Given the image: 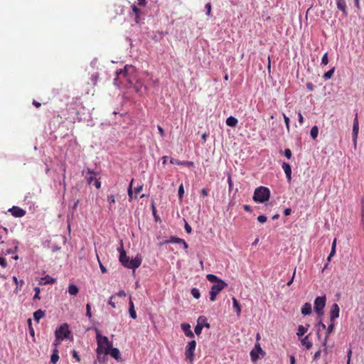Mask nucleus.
<instances>
[{"label":"nucleus","mask_w":364,"mask_h":364,"mask_svg":"<svg viewBox=\"0 0 364 364\" xmlns=\"http://www.w3.org/2000/svg\"><path fill=\"white\" fill-rule=\"evenodd\" d=\"M107 201L109 204L114 203H115V198L114 195H109L107 196Z\"/></svg>","instance_id":"nucleus-51"},{"label":"nucleus","mask_w":364,"mask_h":364,"mask_svg":"<svg viewBox=\"0 0 364 364\" xmlns=\"http://www.w3.org/2000/svg\"><path fill=\"white\" fill-rule=\"evenodd\" d=\"M43 279L44 280L43 284H54L56 281L55 279L49 275L46 276Z\"/></svg>","instance_id":"nucleus-37"},{"label":"nucleus","mask_w":364,"mask_h":364,"mask_svg":"<svg viewBox=\"0 0 364 364\" xmlns=\"http://www.w3.org/2000/svg\"><path fill=\"white\" fill-rule=\"evenodd\" d=\"M0 265L3 267V268H5L7 266V262H6V260L5 258L4 257H0Z\"/></svg>","instance_id":"nucleus-53"},{"label":"nucleus","mask_w":364,"mask_h":364,"mask_svg":"<svg viewBox=\"0 0 364 364\" xmlns=\"http://www.w3.org/2000/svg\"><path fill=\"white\" fill-rule=\"evenodd\" d=\"M183 242V239L171 236L168 240H166L165 243H177V244H181Z\"/></svg>","instance_id":"nucleus-33"},{"label":"nucleus","mask_w":364,"mask_h":364,"mask_svg":"<svg viewBox=\"0 0 364 364\" xmlns=\"http://www.w3.org/2000/svg\"><path fill=\"white\" fill-rule=\"evenodd\" d=\"M142 189H143V185H139L137 187H136L134 188L135 194L137 195L138 193H139L142 191ZM134 198H136V196H135Z\"/></svg>","instance_id":"nucleus-50"},{"label":"nucleus","mask_w":364,"mask_h":364,"mask_svg":"<svg viewBox=\"0 0 364 364\" xmlns=\"http://www.w3.org/2000/svg\"><path fill=\"white\" fill-rule=\"evenodd\" d=\"M133 182H134V179H132L130 184L129 186V188H128V191H127L129 201H131L132 200V198H134V193H133V191H132Z\"/></svg>","instance_id":"nucleus-36"},{"label":"nucleus","mask_w":364,"mask_h":364,"mask_svg":"<svg viewBox=\"0 0 364 364\" xmlns=\"http://www.w3.org/2000/svg\"><path fill=\"white\" fill-rule=\"evenodd\" d=\"M63 340V339H62V338H60L59 336H55V339L53 342V346L55 348H58V346L60 344Z\"/></svg>","instance_id":"nucleus-40"},{"label":"nucleus","mask_w":364,"mask_h":364,"mask_svg":"<svg viewBox=\"0 0 364 364\" xmlns=\"http://www.w3.org/2000/svg\"><path fill=\"white\" fill-rule=\"evenodd\" d=\"M228 286V284L223 280H220L219 282L213 284L210 291V300L214 301L216 299L217 295Z\"/></svg>","instance_id":"nucleus-4"},{"label":"nucleus","mask_w":364,"mask_h":364,"mask_svg":"<svg viewBox=\"0 0 364 364\" xmlns=\"http://www.w3.org/2000/svg\"><path fill=\"white\" fill-rule=\"evenodd\" d=\"M44 316H45V312L43 311H42L41 309L37 310L33 314V318H34L35 321H36L37 322H38L41 318L44 317Z\"/></svg>","instance_id":"nucleus-29"},{"label":"nucleus","mask_w":364,"mask_h":364,"mask_svg":"<svg viewBox=\"0 0 364 364\" xmlns=\"http://www.w3.org/2000/svg\"><path fill=\"white\" fill-rule=\"evenodd\" d=\"M335 73V67L332 68L330 70H328V72L325 73L323 75V77L325 80H328L329 79H331L333 74Z\"/></svg>","instance_id":"nucleus-32"},{"label":"nucleus","mask_w":364,"mask_h":364,"mask_svg":"<svg viewBox=\"0 0 364 364\" xmlns=\"http://www.w3.org/2000/svg\"><path fill=\"white\" fill-rule=\"evenodd\" d=\"M283 117H284V120L287 129L289 130V122H290L289 118L285 114H283Z\"/></svg>","instance_id":"nucleus-48"},{"label":"nucleus","mask_w":364,"mask_h":364,"mask_svg":"<svg viewBox=\"0 0 364 364\" xmlns=\"http://www.w3.org/2000/svg\"><path fill=\"white\" fill-rule=\"evenodd\" d=\"M259 354L264 355V352L262 349L260 344L257 343L255 348L250 352V357L252 362H256L259 358Z\"/></svg>","instance_id":"nucleus-8"},{"label":"nucleus","mask_w":364,"mask_h":364,"mask_svg":"<svg viewBox=\"0 0 364 364\" xmlns=\"http://www.w3.org/2000/svg\"><path fill=\"white\" fill-rule=\"evenodd\" d=\"M142 259L141 257L136 256L135 258L129 260L127 262V263L125 264V267L132 269H136L139 267H140L141 264Z\"/></svg>","instance_id":"nucleus-9"},{"label":"nucleus","mask_w":364,"mask_h":364,"mask_svg":"<svg viewBox=\"0 0 364 364\" xmlns=\"http://www.w3.org/2000/svg\"><path fill=\"white\" fill-rule=\"evenodd\" d=\"M184 194V188L183 184H181V186L178 188V197L180 200H182L183 196Z\"/></svg>","instance_id":"nucleus-44"},{"label":"nucleus","mask_w":364,"mask_h":364,"mask_svg":"<svg viewBox=\"0 0 364 364\" xmlns=\"http://www.w3.org/2000/svg\"><path fill=\"white\" fill-rule=\"evenodd\" d=\"M11 215L16 218H21L26 215V210L23 209L18 207V206H14L9 210Z\"/></svg>","instance_id":"nucleus-12"},{"label":"nucleus","mask_w":364,"mask_h":364,"mask_svg":"<svg viewBox=\"0 0 364 364\" xmlns=\"http://www.w3.org/2000/svg\"><path fill=\"white\" fill-rule=\"evenodd\" d=\"M282 166L286 174L288 181L290 182L291 180V168L290 164L287 162H283Z\"/></svg>","instance_id":"nucleus-15"},{"label":"nucleus","mask_w":364,"mask_h":364,"mask_svg":"<svg viewBox=\"0 0 364 364\" xmlns=\"http://www.w3.org/2000/svg\"><path fill=\"white\" fill-rule=\"evenodd\" d=\"M206 278L209 282L215 283V284L219 282L220 280H221L217 276L212 274H207Z\"/></svg>","instance_id":"nucleus-34"},{"label":"nucleus","mask_w":364,"mask_h":364,"mask_svg":"<svg viewBox=\"0 0 364 364\" xmlns=\"http://www.w3.org/2000/svg\"><path fill=\"white\" fill-rule=\"evenodd\" d=\"M96 340L97 344L96 349L97 359L100 360L102 354L108 355V350L112 347V343L109 341L107 336H102L98 331H97Z\"/></svg>","instance_id":"nucleus-1"},{"label":"nucleus","mask_w":364,"mask_h":364,"mask_svg":"<svg viewBox=\"0 0 364 364\" xmlns=\"http://www.w3.org/2000/svg\"><path fill=\"white\" fill-rule=\"evenodd\" d=\"M228 183L229 189L231 190L233 187V182L232 181V178H231L230 175H229L228 177Z\"/></svg>","instance_id":"nucleus-55"},{"label":"nucleus","mask_w":364,"mask_h":364,"mask_svg":"<svg viewBox=\"0 0 364 364\" xmlns=\"http://www.w3.org/2000/svg\"><path fill=\"white\" fill-rule=\"evenodd\" d=\"M170 163L172 164H176V165H179V166H186L188 167H192L194 165V163L193 161H179V160L173 159V158L171 159Z\"/></svg>","instance_id":"nucleus-14"},{"label":"nucleus","mask_w":364,"mask_h":364,"mask_svg":"<svg viewBox=\"0 0 364 364\" xmlns=\"http://www.w3.org/2000/svg\"><path fill=\"white\" fill-rule=\"evenodd\" d=\"M184 228L187 233L190 234L192 232L191 227L187 223H186Z\"/></svg>","instance_id":"nucleus-59"},{"label":"nucleus","mask_w":364,"mask_h":364,"mask_svg":"<svg viewBox=\"0 0 364 364\" xmlns=\"http://www.w3.org/2000/svg\"><path fill=\"white\" fill-rule=\"evenodd\" d=\"M71 334L68 323L60 325L55 331V336H59L62 339L68 338Z\"/></svg>","instance_id":"nucleus-7"},{"label":"nucleus","mask_w":364,"mask_h":364,"mask_svg":"<svg viewBox=\"0 0 364 364\" xmlns=\"http://www.w3.org/2000/svg\"><path fill=\"white\" fill-rule=\"evenodd\" d=\"M157 128H158L160 135L161 136H164V129L160 125H158Z\"/></svg>","instance_id":"nucleus-63"},{"label":"nucleus","mask_w":364,"mask_h":364,"mask_svg":"<svg viewBox=\"0 0 364 364\" xmlns=\"http://www.w3.org/2000/svg\"><path fill=\"white\" fill-rule=\"evenodd\" d=\"M129 313L131 316V318L135 319L136 318V313L134 310V305L132 301V297H129Z\"/></svg>","instance_id":"nucleus-21"},{"label":"nucleus","mask_w":364,"mask_h":364,"mask_svg":"<svg viewBox=\"0 0 364 364\" xmlns=\"http://www.w3.org/2000/svg\"><path fill=\"white\" fill-rule=\"evenodd\" d=\"M328 63V53H326L321 58V65H326Z\"/></svg>","instance_id":"nucleus-43"},{"label":"nucleus","mask_w":364,"mask_h":364,"mask_svg":"<svg viewBox=\"0 0 364 364\" xmlns=\"http://www.w3.org/2000/svg\"><path fill=\"white\" fill-rule=\"evenodd\" d=\"M87 173L90 174V176L87 178V182L89 185H90L95 179V176H96V173L90 170V168H87Z\"/></svg>","instance_id":"nucleus-31"},{"label":"nucleus","mask_w":364,"mask_h":364,"mask_svg":"<svg viewBox=\"0 0 364 364\" xmlns=\"http://www.w3.org/2000/svg\"><path fill=\"white\" fill-rule=\"evenodd\" d=\"M295 274H296V268L294 269V273H293V275H292L291 279L287 284V286L289 287L293 283L294 277H295Z\"/></svg>","instance_id":"nucleus-57"},{"label":"nucleus","mask_w":364,"mask_h":364,"mask_svg":"<svg viewBox=\"0 0 364 364\" xmlns=\"http://www.w3.org/2000/svg\"><path fill=\"white\" fill-rule=\"evenodd\" d=\"M132 9L135 15L136 22H138V19L141 16V11L139 9H138L137 6L136 5H132Z\"/></svg>","instance_id":"nucleus-30"},{"label":"nucleus","mask_w":364,"mask_h":364,"mask_svg":"<svg viewBox=\"0 0 364 364\" xmlns=\"http://www.w3.org/2000/svg\"><path fill=\"white\" fill-rule=\"evenodd\" d=\"M114 295H116V298L117 296H119V297H125L126 296V292L124 290H121L119 292H117V294H115Z\"/></svg>","instance_id":"nucleus-56"},{"label":"nucleus","mask_w":364,"mask_h":364,"mask_svg":"<svg viewBox=\"0 0 364 364\" xmlns=\"http://www.w3.org/2000/svg\"><path fill=\"white\" fill-rule=\"evenodd\" d=\"M340 315V308L337 304H333L330 310V321H334Z\"/></svg>","instance_id":"nucleus-11"},{"label":"nucleus","mask_w":364,"mask_h":364,"mask_svg":"<svg viewBox=\"0 0 364 364\" xmlns=\"http://www.w3.org/2000/svg\"><path fill=\"white\" fill-rule=\"evenodd\" d=\"M238 121L237 119L234 117H229L227 119H226V124L229 127H234L237 125Z\"/></svg>","instance_id":"nucleus-27"},{"label":"nucleus","mask_w":364,"mask_h":364,"mask_svg":"<svg viewBox=\"0 0 364 364\" xmlns=\"http://www.w3.org/2000/svg\"><path fill=\"white\" fill-rule=\"evenodd\" d=\"M73 357L75 359L76 362L80 363L81 361L80 357L78 354V352L75 350L72 351Z\"/></svg>","instance_id":"nucleus-41"},{"label":"nucleus","mask_w":364,"mask_h":364,"mask_svg":"<svg viewBox=\"0 0 364 364\" xmlns=\"http://www.w3.org/2000/svg\"><path fill=\"white\" fill-rule=\"evenodd\" d=\"M205 8L207 11V12H206L207 16H210V13H211V9H212L211 4L210 2L207 3L205 6Z\"/></svg>","instance_id":"nucleus-45"},{"label":"nucleus","mask_w":364,"mask_h":364,"mask_svg":"<svg viewBox=\"0 0 364 364\" xmlns=\"http://www.w3.org/2000/svg\"><path fill=\"white\" fill-rule=\"evenodd\" d=\"M312 307L310 303H305L301 308V314L304 316L311 314Z\"/></svg>","instance_id":"nucleus-20"},{"label":"nucleus","mask_w":364,"mask_h":364,"mask_svg":"<svg viewBox=\"0 0 364 364\" xmlns=\"http://www.w3.org/2000/svg\"><path fill=\"white\" fill-rule=\"evenodd\" d=\"M68 291L70 295L76 296L79 292V289L76 285L71 284L68 286Z\"/></svg>","instance_id":"nucleus-24"},{"label":"nucleus","mask_w":364,"mask_h":364,"mask_svg":"<svg viewBox=\"0 0 364 364\" xmlns=\"http://www.w3.org/2000/svg\"><path fill=\"white\" fill-rule=\"evenodd\" d=\"M97 260L99 262V264H100V268L102 271V273H106L107 272V269L104 267V265L101 263L100 259H99V257L97 256Z\"/></svg>","instance_id":"nucleus-54"},{"label":"nucleus","mask_w":364,"mask_h":364,"mask_svg":"<svg viewBox=\"0 0 364 364\" xmlns=\"http://www.w3.org/2000/svg\"><path fill=\"white\" fill-rule=\"evenodd\" d=\"M358 130H359V124H358V114H356L355 117L353 121V139L355 143H356V141H357Z\"/></svg>","instance_id":"nucleus-13"},{"label":"nucleus","mask_w":364,"mask_h":364,"mask_svg":"<svg viewBox=\"0 0 364 364\" xmlns=\"http://www.w3.org/2000/svg\"><path fill=\"white\" fill-rule=\"evenodd\" d=\"M202 330H203V326L199 325L198 323H197V325L195 326V328H194V331L195 333L199 336L201 332H202Z\"/></svg>","instance_id":"nucleus-42"},{"label":"nucleus","mask_w":364,"mask_h":364,"mask_svg":"<svg viewBox=\"0 0 364 364\" xmlns=\"http://www.w3.org/2000/svg\"><path fill=\"white\" fill-rule=\"evenodd\" d=\"M108 355H110L112 358H114L117 360H119L121 358V354L118 348L112 347L110 350H108Z\"/></svg>","instance_id":"nucleus-19"},{"label":"nucleus","mask_w":364,"mask_h":364,"mask_svg":"<svg viewBox=\"0 0 364 364\" xmlns=\"http://www.w3.org/2000/svg\"><path fill=\"white\" fill-rule=\"evenodd\" d=\"M306 87L309 91H313L314 89V85L311 82L306 83Z\"/></svg>","instance_id":"nucleus-60"},{"label":"nucleus","mask_w":364,"mask_h":364,"mask_svg":"<svg viewBox=\"0 0 364 364\" xmlns=\"http://www.w3.org/2000/svg\"><path fill=\"white\" fill-rule=\"evenodd\" d=\"M134 70V68L132 65H125L123 69H119L116 71L117 77L114 80L116 82L119 80V83H122V82L121 80L124 78L129 83H130V74L133 73Z\"/></svg>","instance_id":"nucleus-3"},{"label":"nucleus","mask_w":364,"mask_h":364,"mask_svg":"<svg viewBox=\"0 0 364 364\" xmlns=\"http://www.w3.org/2000/svg\"><path fill=\"white\" fill-rule=\"evenodd\" d=\"M35 294L33 296V299H40L39 294H40V288L39 287H35L34 288Z\"/></svg>","instance_id":"nucleus-46"},{"label":"nucleus","mask_w":364,"mask_h":364,"mask_svg":"<svg viewBox=\"0 0 364 364\" xmlns=\"http://www.w3.org/2000/svg\"><path fill=\"white\" fill-rule=\"evenodd\" d=\"M181 329L184 332L185 335L189 338H194V334L191 329V326L188 323H181Z\"/></svg>","instance_id":"nucleus-16"},{"label":"nucleus","mask_w":364,"mask_h":364,"mask_svg":"<svg viewBox=\"0 0 364 364\" xmlns=\"http://www.w3.org/2000/svg\"><path fill=\"white\" fill-rule=\"evenodd\" d=\"M334 328H335V322L334 321H331L330 324L328 325V326L326 328V336H325L324 341H323V345L324 346H326L328 336L332 333V331H333Z\"/></svg>","instance_id":"nucleus-17"},{"label":"nucleus","mask_w":364,"mask_h":364,"mask_svg":"<svg viewBox=\"0 0 364 364\" xmlns=\"http://www.w3.org/2000/svg\"><path fill=\"white\" fill-rule=\"evenodd\" d=\"M302 346H305L306 349L309 350L312 348L313 343L309 340V335L306 336L301 340Z\"/></svg>","instance_id":"nucleus-22"},{"label":"nucleus","mask_w":364,"mask_h":364,"mask_svg":"<svg viewBox=\"0 0 364 364\" xmlns=\"http://www.w3.org/2000/svg\"><path fill=\"white\" fill-rule=\"evenodd\" d=\"M208 193L209 191L206 188H203L200 191V193L203 197L207 196L208 195Z\"/></svg>","instance_id":"nucleus-62"},{"label":"nucleus","mask_w":364,"mask_h":364,"mask_svg":"<svg viewBox=\"0 0 364 364\" xmlns=\"http://www.w3.org/2000/svg\"><path fill=\"white\" fill-rule=\"evenodd\" d=\"M86 316L88 317V318H91L92 317V314H91V306L90 304H87L86 305Z\"/></svg>","instance_id":"nucleus-47"},{"label":"nucleus","mask_w":364,"mask_h":364,"mask_svg":"<svg viewBox=\"0 0 364 364\" xmlns=\"http://www.w3.org/2000/svg\"><path fill=\"white\" fill-rule=\"evenodd\" d=\"M192 296L196 299H199L200 296V294L199 290L197 288H193L191 291Z\"/></svg>","instance_id":"nucleus-39"},{"label":"nucleus","mask_w":364,"mask_h":364,"mask_svg":"<svg viewBox=\"0 0 364 364\" xmlns=\"http://www.w3.org/2000/svg\"><path fill=\"white\" fill-rule=\"evenodd\" d=\"M146 0H138L137 6H144L146 5Z\"/></svg>","instance_id":"nucleus-64"},{"label":"nucleus","mask_w":364,"mask_h":364,"mask_svg":"<svg viewBox=\"0 0 364 364\" xmlns=\"http://www.w3.org/2000/svg\"><path fill=\"white\" fill-rule=\"evenodd\" d=\"M309 328V324H306L305 326H304L302 325L299 326L296 335L299 337L304 336L307 332Z\"/></svg>","instance_id":"nucleus-25"},{"label":"nucleus","mask_w":364,"mask_h":364,"mask_svg":"<svg viewBox=\"0 0 364 364\" xmlns=\"http://www.w3.org/2000/svg\"><path fill=\"white\" fill-rule=\"evenodd\" d=\"M318 129L316 126H314L310 131L311 136L315 139L318 136Z\"/></svg>","instance_id":"nucleus-35"},{"label":"nucleus","mask_w":364,"mask_h":364,"mask_svg":"<svg viewBox=\"0 0 364 364\" xmlns=\"http://www.w3.org/2000/svg\"><path fill=\"white\" fill-rule=\"evenodd\" d=\"M94 185L97 189L101 188V182L98 179H95Z\"/></svg>","instance_id":"nucleus-61"},{"label":"nucleus","mask_w":364,"mask_h":364,"mask_svg":"<svg viewBox=\"0 0 364 364\" xmlns=\"http://www.w3.org/2000/svg\"><path fill=\"white\" fill-rule=\"evenodd\" d=\"M196 348V342L195 340L189 341L186 347L185 355L186 358L192 363L194 360V352Z\"/></svg>","instance_id":"nucleus-6"},{"label":"nucleus","mask_w":364,"mask_h":364,"mask_svg":"<svg viewBox=\"0 0 364 364\" xmlns=\"http://www.w3.org/2000/svg\"><path fill=\"white\" fill-rule=\"evenodd\" d=\"M197 323L199 325L202 326L203 328L205 327L207 328H210V325L208 322L206 317L204 316H199L198 318Z\"/></svg>","instance_id":"nucleus-23"},{"label":"nucleus","mask_w":364,"mask_h":364,"mask_svg":"<svg viewBox=\"0 0 364 364\" xmlns=\"http://www.w3.org/2000/svg\"><path fill=\"white\" fill-rule=\"evenodd\" d=\"M321 353V351L320 350L315 353L314 358H313L314 360H317L320 358Z\"/></svg>","instance_id":"nucleus-58"},{"label":"nucleus","mask_w":364,"mask_h":364,"mask_svg":"<svg viewBox=\"0 0 364 364\" xmlns=\"http://www.w3.org/2000/svg\"><path fill=\"white\" fill-rule=\"evenodd\" d=\"M118 251L119 252V260L122 263V264L124 267L125 264L129 261V257L127 256L126 252L124 250L123 243L121 242L120 247H118Z\"/></svg>","instance_id":"nucleus-10"},{"label":"nucleus","mask_w":364,"mask_h":364,"mask_svg":"<svg viewBox=\"0 0 364 364\" xmlns=\"http://www.w3.org/2000/svg\"><path fill=\"white\" fill-rule=\"evenodd\" d=\"M267 217L264 215H260L257 217V220L261 223H264L267 221Z\"/></svg>","instance_id":"nucleus-49"},{"label":"nucleus","mask_w":364,"mask_h":364,"mask_svg":"<svg viewBox=\"0 0 364 364\" xmlns=\"http://www.w3.org/2000/svg\"><path fill=\"white\" fill-rule=\"evenodd\" d=\"M232 299L233 308L235 309L237 315L240 316L241 314L240 305L238 301L235 297H232Z\"/></svg>","instance_id":"nucleus-28"},{"label":"nucleus","mask_w":364,"mask_h":364,"mask_svg":"<svg viewBox=\"0 0 364 364\" xmlns=\"http://www.w3.org/2000/svg\"><path fill=\"white\" fill-rule=\"evenodd\" d=\"M336 5L338 10L341 11L345 16H347L346 3L345 0H336Z\"/></svg>","instance_id":"nucleus-18"},{"label":"nucleus","mask_w":364,"mask_h":364,"mask_svg":"<svg viewBox=\"0 0 364 364\" xmlns=\"http://www.w3.org/2000/svg\"><path fill=\"white\" fill-rule=\"evenodd\" d=\"M284 156L287 158V159H291L292 154H291V151L289 149H286L284 150Z\"/></svg>","instance_id":"nucleus-52"},{"label":"nucleus","mask_w":364,"mask_h":364,"mask_svg":"<svg viewBox=\"0 0 364 364\" xmlns=\"http://www.w3.org/2000/svg\"><path fill=\"white\" fill-rule=\"evenodd\" d=\"M326 296H317L314 301V311L318 316L323 314V309L326 306Z\"/></svg>","instance_id":"nucleus-5"},{"label":"nucleus","mask_w":364,"mask_h":364,"mask_svg":"<svg viewBox=\"0 0 364 364\" xmlns=\"http://www.w3.org/2000/svg\"><path fill=\"white\" fill-rule=\"evenodd\" d=\"M59 360V355H58V348H55L53 350V353L50 357V362L53 364H55Z\"/></svg>","instance_id":"nucleus-26"},{"label":"nucleus","mask_w":364,"mask_h":364,"mask_svg":"<svg viewBox=\"0 0 364 364\" xmlns=\"http://www.w3.org/2000/svg\"><path fill=\"white\" fill-rule=\"evenodd\" d=\"M118 301H116V295H112L110 297H109V304L114 309H115L117 307L116 306V304L117 303Z\"/></svg>","instance_id":"nucleus-38"},{"label":"nucleus","mask_w":364,"mask_h":364,"mask_svg":"<svg viewBox=\"0 0 364 364\" xmlns=\"http://www.w3.org/2000/svg\"><path fill=\"white\" fill-rule=\"evenodd\" d=\"M270 191L268 188L260 186L254 192L253 200L257 203H264L269 200Z\"/></svg>","instance_id":"nucleus-2"}]
</instances>
